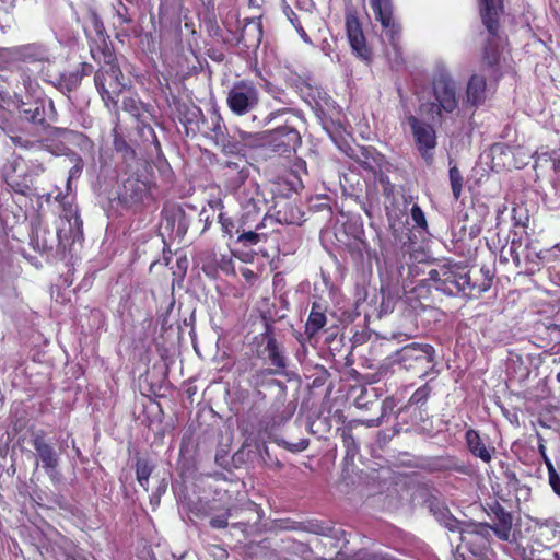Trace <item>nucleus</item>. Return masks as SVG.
<instances>
[{"label": "nucleus", "instance_id": "f257e3e1", "mask_svg": "<svg viewBox=\"0 0 560 560\" xmlns=\"http://www.w3.org/2000/svg\"><path fill=\"white\" fill-rule=\"evenodd\" d=\"M122 77L120 69L112 61L103 66L94 77L95 85L102 95L106 106L117 104V98L125 89V84L120 81Z\"/></svg>", "mask_w": 560, "mask_h": 560}, {"label": "nucleus", "instance_id": "f03ea898", "mask_svg": "<svg viewBox=\"0 0 560 560\" xmlns=\"http://www.w3.org/2000/svg\"><path fill=\"white\" fill-rule=\"evenodd\" d=\"M434 348L428 343L413 342L402 347L396 353V361L406 370L422 372L427 374V370L433 365Z\"/></svg>", "mask_w": 560, "mask_h": 560}, {"label": "nucleus", "instance_id": "7ed1b4c3", "mask_svg": "<svg viewBox=\"0 0 560 560\" xmlns=\"http://www.w3.org/2000/svg\"><path fill=\"white\" fill-rule=\"evenodd\" d=\"M434 102L436 114L442 118L443 113L451 114L458 107L456 82L446 73L439 74L433 81Z\"/></svg>", "mask_w": 560, "mask_h": 560}, {"label": "nucleus", "instance_id": "20e7f679", "mask_svg": "<svg viewBox=\"0 0 560 560\" xmlns=\"http://www.w3.org/2000/svg\"><path fill=\"white\" fill-rule=\"evenodd\" d=\"M462 549H467L474 557L481 558L488 549L492 537V528L488 524H468L460 528Z\"/></svg>", "mask_w": 560, "mask_h": 560}, {"label": "nucleus", "instance_id": "39448f33", "mask_svg": "<svg viewBox=\"0 0 560 560\" xmlns=\"http://www.w3.org/2000/svg\"><path fill=\"white\" fill-rule=\"evenodd\" d=\"M413 140L421 156L431 163L438 144L436 132L432 125L410 115L407 118Z\"/></svg>", "mask_w": 560, "mask_h": 560}, {"label": "nucleus", "instance_id": "423d86ee", "mask_svg": "<svg viewBox=\"0 0 560 560\" xmlns=\"http://www.w3.org/2000/svg\"><path fill=\"white\" fill-rule=\"evenodd\" d=\"M58 50V44L45 45L40 43H32L13 47L10 50V56L14 60L44 65L54 62Z\"/></svg>", "mask_w": 560, "mask_h": 560}, {"label": "nucleus", "instance_id": "0eeeda50", "mask_svg": "<svg viewBox=\"0 0 560 560\" xmlns=\"http://www.w3.org/2000/svg\"><path fill=\"white\" fill-rule=\"evenodd\" d=\"M258 91L247 81H241L233 85L228 94L230 109L236 115H245L258 104Z\"/></svg>", "mask_w": 560, "mask_h": 560}, {"label": "nucleus", "instance_id": "6e6552de", "mask_svg": "<svg viewBox=\"0 0 560 560\" xmlns=\"http://www.w3.org/2000/svg\"><path fill=\"white\" fill-rule=\"evenodd\" d=\"M371 8L375 19L382 25V36L386 38L394 47L400 34V26L393 18L392 0H370Z\"/></svg>", "mask_w": 560, "mask_h": 560}, {"label": "nucleus", "instance_id": "1a4fd4ad", "mask_svg": "<svg viewBox=\"0 0 560 560\" xmlns=\"http://www.w3.org/2000/svg\"><path fill=\"white\" fill-rule=\"evenodd\" d=\"M347 33L352 50L361 59L368 60L370 58V50L357 19L347 20Z\"/></svg>", "mask_w": 560, "mask_h": 560}, {"label": "nucleus", "instance_id": "9d476101", "mask_svg": "<svg viewBox=\"0 0 560 560\" xmlns=\"http://www.w3.org/2000/svg\"><path fill=\"white\" fill-rule=\"evenodd\" d=\"M466 443L470 453L480 458L483 463H490L495 448L488 446L480 438L479 433L472 429L466 432Z\"/></svg>", "mask_w": 560, "mask_h": 560}, {"label": "nucleus", "instance_id": "9b49d317", "mask_svg": "<svg viewBox=\"0 0 560 560\" xmlns=\"http://www.w3.org/2000/svg\"><path fill=\"white\" fill-rule=\"evenodd\" d=\"M487 97V83L481 74H474L469 79L466 89V105L478 106L483 103Z\"/></svg>", "mask_w": 560, "mask_h": 560}, {"label": "nucleus", "instance_id": "f8f14e48", "mask_svg": "<svg viewBox=\"0 0 560 560\" xmlns=\"http://www.w3.org/2000/svg\"><path fill=\"white\" fill-rule=\"evenodd\" d=\"M33 446L38 458L42 460L45 470L51 475L58 466V456L56 452L40 436H36L34 439Z\"/></svg>", "mask_w": 560, "mask_h": 560}, {"label": "nucleus", "instance_id": "ddd939ff", "mask_svg": "<svg viewBox=\"0 0 560 560\" xmlns=\"http://www.w3.org/2000/svg\"><path fill=\"white\" fill-rule=\"evenodd\" d=\"M479 2L483 24L491 34H495L498 16L502 8L501 0H479Z\"/></svg>", "mask_w": 560, "mask_h": 560}, {"label": "nucleus", "instance_id": "4468645a", "mask_svg": "<svg viewBox=\"0 0 560 560\" xmlns=\"http://www.w3.org/2000/svg\"><path fill=\"white\" fill-rule=\"evenodd\" d=\"M19 114L22 118L33 124H43L45 121L44 106L39 101L33 103L22 102Z\"/></svg>", "mask_w": 560, "mask_h": 560}, {"label": "nucleus", "instance_id": "2eb2a0df", "mask_svg": "<svg viewBox=\"0 0 560 560\" xmlns=\"http://www.w3.org/2000/svg\"><path fill=\"white\" fill-rule=\"evenodd\" d=\"M492 534H495L501 540H510L512 536V516L510 513L501 511L498 514V523L491 526Z\"/></svg>", "mask_w": 560, "mask_h": 560}, {"label": "nucleus", "instance_id": "dca6fc26", "mask_svg": "<svg viewBox=\"0 0 560 560\" xmlns=\"http://www.w3.org/2000/svg\"><path fill=\"white\" fill-rule=\"evenodd\" d=\"M273 139H282L281 144L287 148H295L300 143V133L292 127L283 126L273 131Z\"/></svg>", "mask_w": 560, "mask_h": 560}, {"label": "nucleus", "instance_id": "f3484780", "mask_svg": "<svg viewBox=\"0 0 560 560\" xmlns=\"http://www.w3.org/2000/svg\"><path fill=\"white\" fill-rule=\"evenodd\" d=\"M326 325V315L313 306L306 323V331L315 335Z\"/></svg>", "mask_w": 560, "mask_h": 560}, {"label": "nucleus", "instance_id": "a211bd4d", "mask_svg": "<svg viewBox=\"0 0 560 560\" xmlns=\"http://www.w3.org/2000/svg\"><path fill=\"white\" fill-rule=\"evenodd\" d=\"M268 358L272 365L282 369L285 366L284 358L280 354L275 339H269L267 342Z\"/></svg>", "mask_w": 560, "mask_h": 560}, {"label": "nucleus", "instance_id": "6ab92c4d", "mask_svg": "<svg viewBox=\"0 0 560 560\" xmlns=\"http://www.w3.org/2000/svg\"><path fill=\"white\" fill-rule=\"evenodd\" d=\"M136 472L138 482L147 490L149 478L152 472L151 466L145 460H138Z\"/></svg>", "mask_w": 560, "mask_h": 560}, {"label": "nucleus", "instance_id": "aec40b11", "mask_svg": "<svg viewBox=\"0 0 560 560\" xmlns=\"http://www.w3.org/2000/svg\"><path fill=\"white\" fill-rule=\"evenodd\" d=\"M546 467L548 471L549 486L551 487L555 494H557L560 498V476L549 458H546Z\"/></svg>", "mask_w": 560, "mask_h": 560}, {"label": "nucleus", "instance_id": "412c9836", "mask_svg": "<svg viewBox=\"0 0 560 560\" xmlns=\"http://www.w3.org/2000/svg\"><path fill=\"white\" fill-rule=\"evenodd\" d=\"M450 182L455 199H458L463 188V177L456 166L450 168Z\"/></svg>", "mask_w": 560, "mask_h": 560}, {"label": "nucleus", "instance_id": "4be33fe9", "mask_svg": "<svg viewBox=\"0 0 560 560\" xmlns=\"http://www.w3.org/2000/svg\"><path fill=\"white\" fill-rule=\"evenodd\" d=\"M73 162V166L69 171V176L67 179V189L71 190V182L74 178H78L81 175V172L83 170V161L80 156L75 155L71 159Z\"/></svg>", "mask_w": 560, "mask_h": 560}, {"label": "nucleus", "instance_id": "5701e85b", "mask_svg": "<svg viewBox=\"0 0 560 560\" xmlns=\"http://www.w3.org/2000/svg\"><path fill=\"white\" fill-rule=\"evenodd\" d=\"M541 259L546 260L549 264L557 262L558 265H560V245L541 252Z\"/></svg>", "mask_w": 560, "mask_h": 560}, {"label": "nucleus", "instance_id": "b1692460", "mask_svg": "<svg viewBox=\"0 0 560 560\" xmlns=\"http://www.w3.org/2000/svg\"><path fill=\"white\" fill-rule=\"evenodd\" d=\"M289 20L291 21V23L295 27L296 32L299 33V35L303 39V42L308 44V45H313V43H312L311 38L308 37V35L306 34L305 30L303 28V26L298 21V18H296L294 12H291V15H289Z\"/></svg>", "mask_w": 560, "mask_h": 560}, {"label": "nucleus", "instance_id": "393cba45", "mask_svg": "<svg viewBox=\"0 0 560 560\" xmlns=\"http://www.w3.org/2000/svg\"><path fill=\"white\" fill-rule=\"evenodd\" d=\"M260 241V235L256 232L248 231L244 232L238 236V242L244 245H255Z\"/></svg>", "mask_w": 560, "mask_h": 560}, {"label": "nucleus", "instance_id": "a878e982", "mask_svg": "<svg viewBox=\"0 0 560 560\" xmlns=\"http://www.w3.org/2000/svg\"><path fill=\"white\" fill-rule=\"evenodd\" d=\"M229 517H230L229 512H225L221 515L213 516L210 520V525H211V527L218 528V529L225 528L228 526Z\"/></svg>", "mask_w": 560, "mask_h": 560}, {"label": "nucleus", "instance_id": "bb28decb", "mask_svg": "<svg viewBox=\"0 0 560 560\" xmlns=\"http://www.w3.org/2000/svg\"><path fill=\"white\" fill-rule=\"evenodd\" d=\"M308 444L307 439H301L296 443L283 442V446L291 452H302L308 447Z\"/></svg>", "mask_w": 560, "mask_h": 560}, {"label": "nucleus", "instance_id": "cd10ccee", "mask_svg": "<svg viewBox=\"0 0 560 560\" xmlns=\"http://www.w3.org/2000/svg\"><path fill=\"white\" fill-rule=\"evenodd\" d=\"M411 217L413 219V221L417 223V225L419 226H424L425 225V217H424V213L423 211L420 209L419 206L415 205L412 206L411 208Z\"/></svg>", "mask_w": 560, "mask_h": 560}, {"label": "nucleus", "instance_id": "c85d7f7f", "mask_svg": "<svg viewBox=\"0 0 560 560\" xmlns=\"http://www.w3.org/2000/svg\"><path fill=\"white\" fill-rule=\"evenodd\" d=\"M428 396H429V389L425 386H423V387L418 388L413 393L410 400L415 404H419L421 401L427 400Z\"/></svg>", "mask_w": 560, "mask_h": 560}, {"label": "nucleus", "instance_id": "c756f323", "mask_svg": "<svg viewBox=\"0 0 560 560\" xmlns=\"http://www.w3.org/2000/svg\"><path fill=\"white\" fill-rule=\"evenodd\" d=\"M466 552H468L467 549H462V544H459L454 555L455 560H480L479 557H474L471 553L467 556Z\"/></svg>", "mask_w": 560, "mask_h": 560}, {"label": "nucleus", "instance_id": "7c9ffc66", "mask_svg": "<svg viewBox=\"0 0 560 560\" xmlns=\"http://www.w3.org/2000/svg\"><path fill=\"white\" fill-rule=\"evenodd\" d=\"M219 219H220V223L222 224V226L225 230V232L231 234L232 233V229H233L232 221L230 219H228V218H224L223 214H220Z\"/></svg>", "mask_w": 560, "mask_h": 560}, {"label": "nucleus", "instance_id": "2f4dec72", "mask_svg": "<svg viewBox=\"0 0 560 560\" xmlns=\"http://www.w3.org/2000/svg\"><path fill=\"white\" fill-rule=\"evenodd\" d=\"M69 213H70V214H73L74 224H75L78 228H80V226H81V224H82V222H81L80 218L77 215V211L72 212V210L70 209V210H69Z\"/></svg>", "mask_w": 560, "mask_h": 560}, {"label": "nucleus", "instance_id": "473e14b6", "mask_svg": "<svg viewBox=\"0 0 560 560\" xmlns=\"http://www.w3.org/2000/svg\"><path fill=\"white\" fill-rule=\"evenodd\" d=\"M538 448H539V453L541 454V456L544 458V462L546 463V458H549L546 454V446L542 443H540Z\"/></svg>", "mask_w": 560, "mask_h": 560}, {"label": "nucleus", "instance_id": "72a5a7b5", "mask_svg": "<svg viewBox=\"0 0 560 560\" xmlns=\"http://www.w3.org/2000/svg\"><path fill=\"white\" fill-rule=\"evenodd\" d=\"M241 137H242V140L246 141V140H247V138H252V135L246 133V132H242V133H241Z\"/></svg>", "mask_w": 560, "mask_h": 560}, {"label": "nucleus", "instance_id": "f704fd0d", "mask_svg": "<svg viewBox=\"0 0 560 560\" xmlns=\"http://www.w3.org/2000/svg\"><path fill=\"white\" fill-rule=\"evenodd\" d=\"M436 273H438V271H431L430 272L431 278H434V275H436Z\"/></svg>", "mask_w": 560, "mask_h": 560}, {"label": "nucleus", "instance_id": "c9c22d12", "mask_svg": "<svg viewBox=\"0 0 560 560\" xmlns=\"http://www.w3.org/2000/svg\"><path fill=\"white\" fill-rule=\"evenodd\" d=\"M557 381L560 382V373L557 374Z\"/></svg>", "mask_w": 560, "mask_h": 560}]
</instances>
